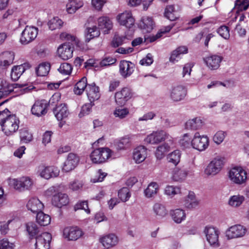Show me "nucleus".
<instances>
[{"mask_svg":"<svg viewBox=\"0 0 249 249\" xmlns=\"http://www.w3.org/2000/svg\"><path fill=\"white\" fill-rule=\"evenodd\" d=\"M172 219L177 223H180L186 218L184 211L180 209H177L170 212Z\"/></svg>","mask_w":249,"mask_h":249,"instance_id":"nucleus-35","label":"nucleus"},{"mask_svg":"<svg viewBox=\"0 0 249 249\" xmlns=\"http://www.w3.org/2000/svg\"><path fill=\"white\" fill-rule=\"evenodd\" d=\"M167 137V134L163 130L153 131L145 138L144 141L149 144H157L164 141Z\"/></svg>","mask_w":249,"mask_h":249,"instance_id":"nucleus-13","label":"nucleus"},{"mask_svg":"<svg viewBox=\"0 0 249 249\" xmlns=\"http://www.w3.org/2000/svg\"><path fill=\"white\" fill-rule=\"evenodd\" d=\"M50 64L48 62L40 64L36 69V72L38 76H45L48 74L50 70Z\"/></svg>","mask_w":249,"mask_h":249,"instance_id":"nucleus-39","label":"nucleus"},{"mask_svg":"<svg viewBox=\"0 0 249 249\" xmlns=\"http://www.w3.org/2000/svg\"><path fill=\"white\" fill-rule=\"evenodd\" d=\"M207 241L211 246L217 248L220 246L218 241L219 231L212 226H206L204 231Z\"/></svg>","mask_w":249,"mask_h":249,"instance_id":"nucleus-6","label":"nucleus"},{"mask_svg":"<svg viewBox=\"0 0 249 249\" xmlns=\"http://www.w3.org/2000/svg\"><path fill=\"white\" fill-rule=\"evenodd\" d=\"M26 230L31 237L36 236L39 232L36 224L34 222H29L26 224Z\"/></svg>","mask_w":249,"mask_h":249,"instance_id":"nucleus-48","label":"nucleus"},{"mask_svg":"<svg viewBox=\"0 0 249 249\" xmlns=\"http://www.w3.org/2000/svg\"><path fill=\"white\" fill-rule=\"evenodd\" d=\"M22 66H15L12 70L11 72V77L13 81L18 80L22 74L24 72L25 69Z\"/></svg>","mask_w":249,"mask_h":249,"instance_id":"nucleus-43","label":"nucleus"},{"mask_svg":"<svg viewBox=\"0 0 249 249\" xmlns=\"http://www.w3.org/2000/svg\"><path fill=\"white\" fill-rule=\"evenodd\" d=\"M14 85H10L6 80L0 78V99L7 96L14 90Z\"/></svg>","mask_w":249,"mask_h":249,"instance_id":"nucleus-27","label":"nucleus"},{"mask_svg":"<svg viewBox=\"0 0 249 249\" xmlns=\"http://www.w3.org/2000/svg\"><path fill=\"white\" fill-rule=\"evenodd\" d=\"M36 220L40 226H46L50 223L51 218L49 215L44 213L41 211L36 214Z\"/></svg>","mask_w":249,"mask_h":249,"instance_id":"nucleus-37","label":"nucleus"},{"mask_svg":"<svg viewBox=\"0 0 249 249\" xmlns=\"http://www.w3.org/2000/svg\"><path fill=\"white\" fill-rule=\"evenodd\" d=\"M130 139L127 136L122 138L117 142V148L119 150L124 149L130 145Z\"/></svg>","mask_w":249,"mask_h":249,"instance_id":"nucleus-53","label":"nucleus"},{"mask_svg":"<svg viewBox=\"0 0 249 249\" xmlns=\"http://www.w3.org/2000/svg\"><path fill=\"white\" fill-rule=\"evenodd\" d=\"M84 234L83 231L78 227H69L63 230V235L69 240L76 241Z\"/></svg>","mask_w":249,"mask_h":249,"instance_id":"nucleus-12","label":"nucleus"},{"mask_svg":"<svg viewBox=\"0 0 249 249\" xmlns=\"http://www.w3.org/2000/svg\"><path fill=\"white\" fill-rule=\"evenodd\" d=\"M132 89L128 87H124L120 90L116 92L115 94L116 103L120 106H123L133 96Z\"/></svg>","mask_w":249,"mask_h":249,"instance_id":"nucleus-5","label":"nucleus"},{"mask_svg":"<svg viewBox=\"0 0 249 249\" xmlns=\"http://www.w3.org/2000/svg\"><path fill=\"white\" fill-rule=\"evenodd\" d=\"M86 42H89L91 39L98 37L100 35V30L95 25L87 27L86 29Z\"/></svg>","mask_w":249,"mask_h":249,"instance_id":"nucleus-31","label":"nucleus"},{"mask_svg":"<svg viewBox=\"0 0 249 249\" xmlns=\"http://www.w3.org/2000/svg\"><path fill=\"white\" fill-rule=\"evenodd\" d=\"M35 249H49L52 235L49 232H43L36 236Z\"/></svg>","mask_w":249,"mask_h":249,"instance_id":"nucleus-11","label":"nucleus"},{"mask_svg":"<svg viewBox=\"0 0 249 249\" xmlns=\"http://www.w3.org/2000/svg\"><path fill=\"white\" fill-rule=\"evenodd\" d=\"M153 210L157 218H162L168 213L165 206L160 203H155L153 207Z\"/></svg>","mask_w":249,"mask_h":249,"instance_id":"nucleus-33","label":"nucleus"},{"mask_svg":"<svg viewBox=\"0 0 249 249\" xmlns=\"http://www.w3.org/2000/svg\"><path fill=\"white\" fill-rule=\"evenodd\" d=\"M128 113L129 110L126 108H116L114 112L115 117H118L121 119L125 118Z\"/></svg>","mask_w":249,"mask_h":249,"instance_id":"nucleus-59","label":"nucleus"},{"mask_svg":"<svg viewBox=\"0 0 249 249\" xmlns=\"http://www.w3.org/2000/svg\"><path fill=\"white\" fill-rule=\"evenodd\" d=\"M187 94V89L183 85L173 86L170 90V98L172 101L175 102L184 100Z\"/></svg>","mask_w":249,"mask_h":249,"instance_id":"nucleus-8","label":"nucleus"},{"mask_svg":"<svg viewBox=\"0 0 249 249\" xmlns=\"http://www.w3.org/2000/svg\"><path fill=\"white\" fill-rule=\"evenodd\" d=\"M126 39L125 36H119L115 35L111 41L113 47L117 48L122 45L124 41Z\"/></svg>","mask_w":249,"mask_h":249,"instance_id":"nucleus-55","label":"nucleus"},{"mask_svg":"<svg viewBox=\"0 0 249 249\" xmlns=\"http://www.w3.org/2000/svg\"><path fill=\"white\" fill-rule=\"evenodd\" d=\"M19 124L18 118L16 115L12 114L1 126L5 134L7 136H11L18 130Z\"/></svg>","mask_w":249,"mask_h":249,"instance_id":"nucleus-2","label":"nucleus"},{"mask_svg":"<svg viewBox=\"0 0 249 249\" xmlns=\"http://www.w3.org/2000/svg\"><path fill=\"white\" fill-rule=\"evenodd\" d=\"M107 175V173L103 172L102 169H99L97 171L96 175L91 179V181L93 183L101 182Z\"/></svg>","mask_w":249,"mask_h":249,"instance_id":"nucleus-56","label":"nucleus"},{"mask_svg":"<svg viewBox=\"0 0 249 249\" xmlns=\"http://www.w3.org/2000/svg\"><path fill=\"white\" fill-rule=\"evenodd\" d=\"M53 112L58 121H62L66 118L69 114L68 107L65 104L56 105L53 109Z\"/></svg>","mask_w":249,"mask_h":249,"instance_id":"nucleus-20","label":"nucleus"},{"mask_svg":"<svg viewBox=\"0 0 249 249\" xmlns=\"http://www.w3.org/2000/svg\"><path fill=\"white\" fill-rule=\"evenodd\" d=\"M222 58L217 55H212L205 59V62L209 69L212 70H216L220 66Z\"/></svg>","mask_w":249,"mask_h":249,"instance_id":"nucleus-25","label":"nucleus"},{"mask_svg":"<svg viewBox=\"0 0 249 249\" xmlns=\"http://www.w3.org/2000/svg\"><path fill=\"white\" fill-rule=\"evenodd\" d=\"M13 244L10 243L7 240L2 239L0 241V249H13Z\"/></svg>","mask_w":249,"mask_h":249,"instance_id":"nucleus-64","label":"nucleus"},{"mask_svg":"<svg viewBox=\"0 0 249 249\" xmlns=\"http://www.w3.org/2000/svg\"><path fill=\"white\" fill-rule=\"evenodd\" d=\"M119 197L123 202L127 201L131 196L129 189L127 187H123L118 191Z\"/></svg>","mask_w":249,"mask_h":249,"instance_id":"nucleus-49","label":"nucleus"},{"mask_svg":"<svg viewBox=\"0 0 249 249\" xmlns=\"http://www.w3.org/2000/svg\"><path fill=\"white\" fill-rule=\"evenodd\" d=\"M154 26L153 18L147 16L143 17L139 24V27L146 33L151 32L153 29Z\"/></svg>","mask_w":249,"mask_h":249,"instance_id":"nucleus-24","label":"nucleus"},{"mask_svg":"<svg viewBox=\"0 0 249 249\" xmlns=\"http://www.w3.org/2000/svg\"><path fill=\"white\" fill-rule=\"evenodd\" d=\"M192 147L199 151L205 150L209 145V140L207 136H200L198 132H196L191 141Z\"/></svg>","mask_w":249,"mask_h":249,"instance_id":"nucleus-7","label":"nucleus"},{"mask_svg":"<svg viewBox=\"0 0 249 249\" xmlns=\"http://www.w3.org/2000/svg\"><path fill=\"white\" fill-rule=\"evenodd\" d=\"M100 240L102 245L108 249L115 246L118 243V238L114 234L105 235L101 238Z\"/></svg>","mask_w":249,"mask_h":249,"instance_id":"nucleus-28","label":"nucleus"},{"mask_svg":"<svg viewBox=\"0 0 249 249\" xmlns=\"http://www.w3.org/2000/svg\"><path fill=\"white\" fill-rule=\"evenodd\" d=\"M217 33L225 39H228L230 37V31L229 27L227 26H221L217 30Z\"/></svg>","mask_w":249,"mask_h":249,"instance_id":"nucleus-57","label":"nucleus"},{"mask_svg":"<svg viewBox=\"0 0 249 249\" xmlns=\"http://www.w3.org/2000/svg\"><path fill=\"white\" fill-rule=\"evenodd\" d=\"M72 70L71 65L68 63H62L58 71L60 73L64 75H69L71 73Z\"/></svg>","mask_w":249,"mask_h":249,"instance_id":"nucleus-50","label":"nucleus"},{"mask_svg":"<svg viewBox=\"0 0 249 249\" xmlns=\"http://www.w3.org/2000/svg\"><path fill=\"white\" fill-rule=\"evenodd\" d=\"M180 153L178 150H176L168 155L167 160L169 163L176 166L180 161Z\"/></svg>","mask_w":249,"mask_h":249,"instance_id":"nucleus-45","label":"nucleus"},{"mask_svg":"<svg viewBox=\"0 0 249 249\" xmlns=\"http://www.w3.org/2000/svg\"><path fill=\"white\" fill-rule=\"evenodd\" d=\"M83 210L88 213H90V210L89 208L88 202L87 200H79L74 206V210L75 211Z\"/></svg>","mask_w":249,"mask_h":249,"instance_id":"nucleus-47","label":"nucleus"},{"mask_svg":"<svg viewBox=\"0 0 249 249\" xmlns=\"http://www.w3.org/2000/svg\"><path fill=\"white\" fill-rule=\"evenodd\" d=\"M83 186V183L81 181L74 180L70 184V188L72 191H78L81 190Z\"/></svg>","mask_w":249,"mask_h":249,"instance_id":"nucleus-61","label":"nucleus"},{"mask_svg":"<svg viewBox=\"0 0 249 249\" xmlns=\"http://www.w3.org/2000/svg\"><path fill=\"white\" fill-rule=\"evenodd\" d=\"M244 200L243 196H233L231 197L229 204L230 205L233 207H238L240 206Z\"/></svg>","mask_w":249,"mask_h":249,"instance_id":"nucleus-51","label":"nucleus"},{"mask_svg":"<svg viewBox=\"0 0 249 249\" xmlns=\"http://www.w3.org/2000/svg\"><path fill=\"white\" fill-rule=\"evenodd\" d=\"M63 24L62 20L58 17H54L50 20L48 23L49 28L51 30H54L61 28Z\"/></svg>","mask_w":249,"mask_h":249,"instance_id":"nucleus-44","label":"nucleus"},{"mask_svg":"<svg viewBox=\"0 0 249 249\" xmlns=\"http://www.w3.org/2000/svg\"><path fill=\"white\" fill-rule=\"evenodd\" d=\"M135 65L129 61L122 60L119 65V72L124 78L129 77L134 72Z\"/></svg>","mask_w":249,"mask_h":249,"instance_id":"nucleus-15","label":"nucleus"},{"mask_svg":"<svg viewBox=\"0 0 249 249\" xmlns=\"http://www.w3.org/2000/svg\"><path fill=\"white\" fill-rule=\"evenodd\" d=\"M224 163L225 158L220 156H217L208 165L205 169V173L208 176L215 175L221 171Z\"/></svg>","mask_w":249,"mask_h":249,"instance_id":"nucleus-3","label":"nucleus"},{"mask_svg":"<svg viewBox=\"0 0 249 249\" xmlns=\"http://www.w3.org/2000/svg\"><path fill=\"white\" fill-rule=\"evenodd\" d=\"M19 137L21 143H27L33 140L32 134L26 128L19 130Z\"/></svg>","mask_w":249,"mask_h":249,"instance_id":"nucleus-42","label":"nucleus"},{"mask_svg":"<svg viewBox=\"0 0 249 249\" xmlns=\"http://www.w3.org/2000/svg\"><path fill=\"white\" fill-rule=\"evenodd\" d=\"M13 185L15 189L22 191L29 189L32 185V182L29 178L23 177L19 179H14Z\"/></svg>","mask_w":249,"mask_h":249,"instance_id":"nucleus-16","label":"nucleus"},{"mask_svg":"<svg viewBox=\"0 0 249 249\" xmlns=\"http://www.w3.org/2000/svg\"><path fill=\"white\" fill-rule=\"evenodd\" d=\"M246 231V229L243 226L236 225L229 228L227 232V235L231 238H238L244 236Z\"/></svg>","mask_w":249,"mask_h":249,"instance_id":"nucleus-21","label":"nucleus"},{"mask_svg":"<svg viewBox=\"0 0 249 249\" xmlns=\"http://www.w3.org/2000/svg\"><path fill=\"white\" fill-rule=\"evenodd\" d=\"M117 19L120 25L130 28L134 25L135 20L130 12L125 11L117 17Z\"/></svg>","mask_w":249,"mask_h":249,"instance_id":"nucleus-19","label":"nucleus"},{"mask_svg":"<svg viewBox=\"0 0 249 249\" xmlns=\"http://www.w3.org/2000/svg\"><path fill=\"white\" fill-rule=\"evenodd\" d=\"M78 159L76 155L73 153H69L67 160L64 163L63 170L65 172H69L73 170L77 165Z\"/></svg>","mask_w":249,"mask_h":249,"instance_id":"nucleus-22","label":"nucleus"},{"mask_svg":"<svg viewBox=\"0 0 249 249\" xmlns=\"http://www.w3.org/2000/svg\"><path fill=\"white\" fill-rule=\"evenodd\" d=\"M98 28L103 30L104 34H108L109 31L112 29V24L110 19L106 17H100L98 18Z\"/></svg>","mask_w":249,"mask_h":249,"instance_id":"nucleus-26","label":"nucleus"},{"mask_svg":"<svg viewBox=\"0 0 249 249\" xmlns=\"http://www.w3.org/2000/svg\"><path fill=\"white\" fill-rule=\"evenodd\" d=\"M59 170L55 166H47L41 172V177L46 179H49L51 178L56 177L59 175Z\"/></svg>","mask_w":249,"mask_h":249,"instance_id":"nucleus-30","label":"nucleus"},{"mask_svg":"<svg viewBox=\"0 0 249 249\" xmlns=\"http://www.w3.org/2000/svg\"><path fill=\"white\" fill-rule=\"evenodd\" d=\"M180 188L177 186H167L165 189V194L169 196H174L175 195L180 193Z\"/></svg>","mask_w":249,"mask_h":249,"instance_id":"nucleus-54","label":"nucleus"},{"mask_svg":"<svg viewBox=\"0 0 249 249\" xmlns=\"http://www.w3.org/2000/svg\"><path fill=\"white\" fill-rule=\"evenodd\" d=\"M146 155V148L143 146H140L135 149L133 159L137 163H141L145 159Z\"/></svg>","mask_w":249,"mask_h":249,"instance_id":"nucleus-29","label":"nucleus"},{"mask_svg":"<svg viewBox=\"0 0 249 249\" xmlns=\"http://www.w3.org/2000/svg\"><path fill=\"white\" fill-rule=\"evenodd\" d=\"M158 189V184L156 182H152L144 190L145 195L148 197H151L157 194Z\"/></svg>","mask_w":249,"mask_h":249,"instance_id":"nucleus-46","label":"nucleus"},{"mask_svg":"<svg viewBox=\"0 0 249 249\" xmlns=\"http://www.w3.org/2000/svg\"><path fill=\"white\" fill-rule=\"evenodd\" d=\"M153 62L152 55L151 53H148L145 57L140 61L141 65L149 66Z\"/></svg>","mask_w":249,"mask_h":249,"instance_id":"nucleus-62","label":"nucleus"},{"mask_svg":"<svg viewBox=\"0 0 249 249\" xmlns=\"http://www.w3.org/2000/svg\"><path fill=\"white\" fill-rule=\"evenodd\" d=\"M52 204L55 207L61 208L69 203V198L66 194L58 193L54 195L52 198Z\"/></svg>","mask_w":249,"mask_h":249,"instance_id":"nucleus-17","label":"nucleus"},{"mask_svg":"<svg viewBox=\"0 0 249 249\" xmlns=\"http://www.w3.org/2000/svg\"><path fill=\"white\" fill-rule=\"evenodd\" d=\"M87 79L86 77H82L75 85L73 91L75 94L81 95L88 88Z\"/></svg>","mask_w":249,"mask_h":249,"instance_id":"nucleus-36","label":"nucleus"},{"mask_svg":"<svg viewBox=\"0 0 249 249\" xmlns=\"http://www.w3.org/2000/svg\"><path fill=\"white\" fill-rule=\"evenodd\" d=\"M164 15L166 18L170 21H175L179 18L173 5L166 6L164 10Z\"/></svg>","mask_w":249,"mask_h":249,"instance_id":"nucleus-34","label":"nucleus"},{"mask_svg":"<svg viewBox=\"0 0 249 249\" xmlns=\"http://www.w3.org/2000/svg\"><path fill=\"white\" fill-rule=\"evenodd\" d=\"M116 61L115 58L111 57H106L101 62V65L102 66H110L114 64Z\"/></svg>","mask_w":249,"mask_h":249,"instance_id":"nucleus-63","label":"nucleus"},{"mask_svg":"<svg viewBox=\"0 0 249 249\" xmlns=\"http://www.w3.org/2000/svg\"><path fill=\"white\" fill-rule=\"evenodd\" d=\"M111 156L109 148H99L93 150L90 155V158L93 163L100 164L105 162Z\"/></svg>","mask_w":249,"mask_h":249,"instance_id":"nucleus-1","label":"nucleus"},{"mask_svg":"<svg viewBox=\"0 0 249 249\" xmlns=\"http://www.w3.org/2000/svg\"><path fill=\"white\" fill-rule=\"evenodd\" d=\"M49 103L45 99L36 101L31 108L32 113L37 117L45 115L47 113Z\"/></svg>","mask_w":249,"mask_h":249,"instance_id":"nucleus-10","label":"nucleus"},{"mask_svg":"<svg viewBox=\"0 0 249 249\" xmlns=\"http://www.w3.org/2000/svg\"><path fill=\"white\" fill-rule=\"evenodd\" d=\"M226 133L223 131H217L213 137V141L217 144H219L224 141Z\"/></svg>","mask_w":249,"mask_h":249,"instance_id":"nucleus-58","label":"nucleus"},{"mask_svg":"<svg viewBox=\"0 0 249 249\" xmlns=\"http://www.w3.org/2000/svg\"><path fill=\"white\" fill-rule=\"evenodd\" d=\"M188 53V48L185 46H180L177 48L175 50L173 51L170 57V61L175 63L178 61L177 59L179 57L180 54H185Z\"/></svg>","mask_w":249,"mask_h":249,"instance_id":"nucleus-38","label":"nucleus"},{"mask_svg":"<svg viewBox=\"0 0 249 249\" xmlns=\"http://www.w3.org/2000/svg\"><path fill=\"white\" fill-rule=\"evenodd\" d=\"M93 106H94V103L91 102L84 104L81 107V111L78 115L79 117L81 118L86 115H88L91 111V107Z\"/></svg>","mask_w":249,"mask_h":249,"instance_id":"nucleus-52","label":"nucleus"},{"mask_svg":"<svg viewBox=\"0 0 249 249\" xmlns=\"http://www.w3.org/2000/svg\"><path fill=\"white\" fill-rule=\"evenodd\" d=\"M170 146L167 143L159 145L155 152V156L158 159H162L165 155L170 150Z\"/></svg>","mask_w":249,"mask_h":249,"instance_id":"nucleus-41","label":"nucleus"},{"mask_svg":"<svg viewBox=\"0 0 249 249\" xmlns=\"http://www.w3.org/2000/svg\"><path fill=\"white\" fill-rule=\"evenodd\" d=\"M229 177L234 183L242 184L246 180L247 173L241 167H234L230 170Z\"/></svg>","mask_w":249,"mask_h":249,"instance_id":"nucleus-9","label":"nucleus"},{"mask_svg":"<svg viewBox=\"0 0 249 249\" xmlns=\"http://www.w3.org/2000/svg\"><path fill=\"white\" fill-rule=\"evenodd\" d=\"M26 207L28 210L31 211L33 213H37L41 212L43 209V203L36 198H32L28 202Z\"/></svg>","mask_w":249,"mask_h":249,"instance_id":"nucleus-23","label":"nucleus"},{"mask_svg":"<svg viewBox=\"0 0 249 249\" xmlns=\"http://www.w3.org/2000/svg\"><path fill=\"white\" fill-rule=\"evenodd\" d=\"M38 28L34 26H26L21 34L20 42L27 45L34 41L38 34Z\"/></svg>","mask_w":249,"mask_h":249,"instance_id":"nucleus-4","label":"nucleus"},{"mask_svg":"<svg viewBox=\"0 0 249 249\" xmlns=\"http://www.w3.org/2000/svg\"><path fill=\"white\" fill-rule=\"evenodd\" d=\"M187 175V170L184 168L175 167L172 172V179L176 181L184 180Z\"/></svg>","mask_w":249,"mask_h":249,"instance_id":"nucleus-32","label":"nucleus"},{"mask_svg":"<svg viewBox=\"0 0 249 249\" xmlns=\"http://www.w3.org/2000/svg\"><path fill=\"white\" fill-rule=\"evenodd\" d=\"M73 46L70 42H66L60 46L57 49L59 57L64 60H67L73 55Z\"/></svg>","mask_w":249,"mask_h":249,"instance_id":"nucleus-14","label":"nucleus"},{"mask_svg":"<svg viewBox=\"0 0 249 249\" xmlns=\"http://www.w3.org/2000/svg\"><path fill=\"white\" fill-rule=\"evenodd\" d=\"M202 125L201 120L198 118H195L188 121L185 124V127L187 129L196 130L200 128Z\"/></svg>","mask_w":249,"mask_h":249,"instance_id":"nucleus-40","label":"nucleus"},{"mask_svg":"<svg viewBox=\"0 0 249 249\" xmlns=\"http://www.w3.org/2000/svg\"><path fill=\"white\" fill-rule=\"evenodd\" d=\"M87 95L90 102L93 103L100 97L99 87L95 83L89 84L86 89Z\"/></svg>","mask_w":249,"mask_h":249,"instance_id":"nucleus-18","label":"nucleus"},{"mask_svg":"<svg viewBox=\"0 0 249 249\" xmlns=\"http://www.w3.org/2000/svg\"><path fill=\"white\" fill-rule=\"evenodd\" d=\"M10 112L9 109L5 108L2 111L0 110V124L1 125L3 123L7 120V119L9 118V116H11Z\"/></svg>","mask_w":249,"mask_h":249,"instance_id":"nucleus-60","label":"nucleus"}]
</instances>
